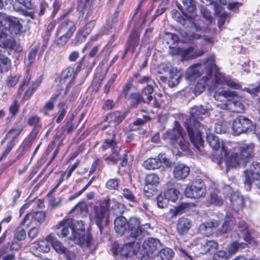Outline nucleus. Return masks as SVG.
I'll list each match as a JSON object with an SVG mask.
<instances>
[{"label": "nucleus", "instance_id": "nucleus-1", "mask_svg": "<svg viewBox=\"0 0 260 260\" xmlns=\"http://www.w3.org/2000/svg\"><path fill=\"white\" fill-rule=\"evenodd\" d=\"M212 157L218 163L224 159L227 166L232 167L245 166L254 155L253 147H211Z\"/></svg>", "mask_w": 260, "mask_h": 260}, {"label": "nucleus", "instance_id": "nucleus-2", "mask_svg": "<svg viewBox=\"0 0 260 260\" xmlns=\"http://www.w3.org/2000/svg\"><path fill=\"white\" fill-rule=\"evenodd\" d=\"M81 226L77 230L74 227L73 220L72 218L64 219L54 226L56 234L60 237H67L69 240L81 247H90L92 242V238L89 233L84 231L83 223L81 222Z\"/></svg>", "mask_w": 260, "mask_h": 260}, {"label": "nucleus", "instance_id": "nucleus-3", "mask_svg": "<svg viewBox=\"0 0 260 260\" xmlns=\"http://www.w3.org/2000/svg\"><path fill=\"white\" fill-rule=\"evenodd\" d=\"M190 116L185 122V126L187 130L190 141L194 146H203L204 141L202 134L206 128L200 122L207 116V110L202 106L194 107L190 109Z\"/></svg>", "mask_w": 260, "mask_h": 260}, {"label": "nucleus", "instance_id": "nucleus-4", "mask_svg": "<svg viewBox=\"0 0 260 260\" xmlns=\"http://www.w3.org/2000/svg\"><path fill=\"white\" fill-rule=\"evenodd\" d=\"M214 97L217 101H221L222 98L226 99L227 103L221 105L222 109H228L237 113H242L244 111V106L241 103V98L238 96L235 91L228 90L216 92Z\"/></svg>", "mask_w": 260, "mask_h": 260}, {"label": "nucleus", "instance_id": "nucleus-5", "mask_svg": "<svg viewBox=\"0 0 260 260\" xmlns=\"http://www.w3.org/2000/svg\"><path fill=\"white\" fill-rule=\"evenodd\" d=\"M111 202L112 200L109 198H106L99 205L94 207L93 218L101 233H102L104 228L109 224Z\"/></svg>", "mask_w": 260, "mask_h": 260}, {"label": "nucleus", "instance_id": "nucleus-6", "mask_svg": "<svg viewBox=\"0 0 260 260\" xmlns=\"http://www.w3.org/2000/svg\"><path fill=\"white\" fill-rule=\"evenodd\" d=\"M152 228L149 223L142 224L139 218L133 216L128 220V231L130 236L136 241H142L146 235H149Z\"/></svg>", "mask_w": 260, "mask_h": 260}, {"label": "nucleus", "instance_id": "nucleus-7", "mask_svg": "<svg viewBox=\"0 0 260 260\" xmlns=\"http://www.w3.org/2000/svg\"><path fill=\"white\" fill-rule=\"evenodd\" d=\"M232 128L236 135L251 132L255 129V134L260 142V124L254 126L252 121L244 116H239L234 120Z\"/></svg>", "mask_w": 260, "mask_h": 260}, {"label": "nucleus", "instance_id": "nucleus-8", "mask_svg": "<svg viewBox=\"0 0 260 260\" xmlns=\"http://www.w3.org/2000/svg\"><path fill=\"white\" fill-rule=\"evenodd\" d=\"M214 56L213 55L210 56L208 58L205 66L206 68V75L203 76L202 80L207 83L208 81L211 78L212 73L214 74V80L216 83L224 84L226 78L220 72L216 64L214 63Z\"/></svg>", "mask_w": 260, "mask_h": 260}, {"label": "nucleus", "instance_id": "nucleus-9", "mask_svg": "<svg viewBox=\"0 0 260 260\" xmlns=\"http://www.w3.org/2000/svg\"><path fill=\"white\" fill-rule=\"evenodd\" d=\"M162 139L171 145L178 144L180 146H185V142L182 133V128L175 121L173 128L167 131L163 135Z\"/></svg>", "mask_w": 260, "mask_h": 260}, {"label": "nucleus", "instance_id": "nucleus-10", "mask_svg": "<svg viewBox=\"0 0 260 260\" xmlns=\"http://www.w3.org/2000/svg\"><path fill=\"white\" fill-rule=\"evenodd\" d=\"M160 247L158 240L153 238H149L145 240L143 244V249L140 252L141 260H149L152 258L155 252Z\"/></svg>", "mask_w": 260, "mask_h": 260}, {"label": "nucleus", "instance_id": "nucleus-11", "mask_svg": "<svg viewBox=\"0 0 260 260\" xmlns=\"http://www.w3.org/2000/svg\"><path fill=\"white\" fill-rule=\"evenodd\" d=\"M206 192L204 183L200 179L193 181L190 185L186 187L184 193L187 197L199 199L204 197Z\"/></svg>", "mask_w": 260, "mask_h": 260}, {"label": "nucleus", "instance_id": "nucleus-12", "mask_svg": "<svg viewBox=\"0 0 260 260\" xmlns=\"http://www.w3.org/2000/svg\"><path fill=\"white\" fill-rule=\"evenodd\" d=\"M194 49L190 47L188 48L170 47L169 53L172 55L180 56L182 59L188 60L202 56L205 51L201 50L198 53L193 52Z\"/></svg>", "mask_w": 260, "mask_h": 260}, {"label": "nucleus", "instance_id": "nucleus-13", "mask_svg": "<svg viewBox=\"0 0 260 260\" xmlns=\"http://www.w3.org/2000/svg\"><path fill=\"white\" fill-rule=\"evenodd\" d=\"M27 123L29 126L33 127L29 137L27 140L28 142V145H30L41 132L42 125L40 118L36 115L29 117Z\"/></svg>", "mask_w": 260, "mask_h": 260}, {"label": "nucleus", "instance_id": "nucleus-14", "mask_svg": "<svg viewBox=\"0 0 260 260\" xmlns=\"http://www.w3.org/2000/svg\"><path fill=\"white\" fill-rule=\"evenodd\" d=\"M182 5L178 4V8L182 14L187 18L194 19L197 16L196 5L194 0H181Z\"/></svg>", "mask_w": 260, "mask_h": 260}, {"label": "nucleus", "instance_id": "nucleus-15", "mask_svg": "<svg viewBox=\"0 0 260 260\" xmlns=\"http://www.w3.org/2000/svg\"><path fill=\"white\" fill-rule=\"evenodd\" d=\"M200 11L202 15L207 21V25L206 26L201 25L199 23L193 22L192 23V27L196 30L197 31H207L208 29L209 31H210V28H209V26L212 24L214 20L211 15V13L207 8L204 6H201Z\"/></svg>", "mask_w": 260, "mask_h": 260}, {"label": "nucleus", "instance_id": "nucleus-16", "mask_svg": "<svg viewBox=\"0 0 260 260\" xmlns=\"http://www.w3.org/2000/svg\"><path fill=\"white\" fill-rule=\"evenodd\" d=\"M134 241L124 244L121 248L120 254L122 256L128 257L136 254L140 249L141 242L139 241Z\"/></svg>", "mask_w": 260, "mask_h": 260}, {"label": "nucleus", "instance_id": "nucleus-17", "mask_svg": "<svg viewBox=\"0 0 260 260\" xmlns=\"http://www.w3.org/2000/svg\"><path fill=\"white\" fill-rule=\"evenodd\" d=\"M45 218L46 213L45 211L31 212L25 215L21 224L24 225L27 223V225H28L33 221H36L39 223H42L45 221Z\"/></svg>", "mask_w": 260, "mask_h": 260}, {"label": "nucleus", "instance_id": "nucleus-18", "mask_svg": "<svg viewBox=\"0 0 260 260\" xmlns=\"http://www.w3.org/2000/svg\"><path fill=\"white\" fill-rule=\"evenodd\" d=\"M76 29L73 21L66 19L63 21L57 27L56 36H59L64 33L73 34Z\"/></svg>", "mask_w": 260, "mask_h": 260}, {"label": "nucleus", "instance_id": "nucleus-19", "mask_svg": "<svg viewBox=\"0 0 260 260\" xmlns=\"http://www.w3.org/2000/svg\"><path fill=\"white\" fill-rule=\"evenodd\" d=\"M153 87L152 85L148 84L145 87H144L142 90L141 95L142 97L146 96V103L151 105L152 106L158 108L159 107V104L156 101V99H153L152 96V94L153 92Z\"/></svg>", "mask_w": 260, "mask_h": 260}, {"label": "nucleus", "instance_id": "nucleus-20", "mask_svg": "<svg viewBox=\"0 0 260 260\" xmlns=\"http://www.w3.org/2000/svg\"><path fill=\"white\" fill-rule=\"evenodd\" d=\"M190 169L187 166L179 164L174 167L173 170V176L177 180L185 179L189 174Z\"/></svg>", "mask_w": 260, "mask_h": 260}, {"label": "nucleus", "instance_id": "nucleus-21", "mask_svg": "<svg viewBox=\"0 0 260 260\" xmlns=\"http://www.w3.org/2000/svg\"><path fill=\"white\" fill-rule=\"evenodd\" d=\"M114 228L117 234L123 235L128 231V221L126 218L122 216L117 217L114 221Z\"/></svg>", "mask_w": 260, "mask_h": 260}, {"label": "nucleus", "instance_id": "nucleus-22", "mask_svg": "<svg viewBox=\"0 0 260 260\" xmlns=\"http://www.w3.org/2000/svg\"><path fill=\"white\" fill-rule=\"evenodd\" d=\"M6 19L9 22L10 30L14 34H19L22 30V20L13 16H7Z\"/></svg>", "mask_w": 260, "mask_h": 260}, {"label": "nucleus", "instance_id": "nucleus-23", "mask_svg": "<svg viewBox=\"0 0 260 260\" xmlns=\"http://www.w3.org/2000/svg\"><path fill=\"white\" fill-rule=\"evenodd\" d=\"M191 204L182 203L178 206L171 208L169 210V213L172 218L176 217L178 215L188 212L191 209Z\"/></svg>", "mask_w": 260, "mask_h": 260}, {"label": "nucleus", "instance_id": "nucleus-24", "mask_svg": "<svg viewBox=\"0 0 260 260\" xmlns=\"http://www.w3.org/2000/svg\"><path fill=\"white\" fill-rule=\"evenodd\" d=\"M230 201L231 206L235 210L242 208L244 205L243 197L238 191L231 194Z\"/></svg>", "mask_w": 260, "mask_h": 260}, {"label": "nucleus", "instance_id": "nucleus-25", "mask_svg": "<svg viewBox=\"0 0 260 260\" xmlns=\"http://www.w3.org/2000/svg\"><path fill=\"white\" fill-rule=\"evenodd\" d=\"M192 226L191 221L188 218L181 217L177 223V230L179 234L183 235L189 231Z\"/></svg>", "mask_w": 260, "mask_h": 260}, {"label": "nucleus", "instance_id": "nucleus-26", "mask_svg": "<svg viewBox=\"0 0 260 260\" xmlns=\"http://www.w3.org/2000/svg\"><path fill=\"white\" fill-rule=\"evenodd\" d=\"M201 249L203 253L213 252L218 247L217 243L214 240L202 239L201 240Z\"/></svg>", "mask_w": 260, "mask_h": 260}, {"label": "nucleus", "instance_id": "nucleus-27", "mask_svg": "<svg viewBox=\"0 0 260 260\" xmlns=\"http://www.w3.org/2000/svg\"><path fill=\"white\" fill-rule=\"evenodd\" d=\"M169 72V85L170 87H174L177 85L181 77V74L177 69L172 68L168 70Z\"/></svg>", "mask_w": 260, "mask_h": 260}, {"label": "nucleus", "instance_id": "nucleus-28", "mask_svg": "<svg viewBox=\"0 0 260 260\" xmlns=\"http://www.w3.org/2000/svg\"><path fill=\"white\" fill-rule=\"evenodd\" d=\"M188 41L191 43H194L196 40H201V42L204 44H212L214 42V39L213 37H207L204 36L202 37L201 35L198 33L192 32L187 35Z\"/></svg>", "mask_w": 260, "mask_h": 260}, {"label": "nucleus", "instance_id": "nucleus-29", "mask_svg": "<svg viewBox=\"0 0 260 260\" xmlns=\"http://www.w3.org/2000/svg\"><path fill=\"white\" fill-rule=\"evenodd\" d=\"M76 76L74 68L69 67L64 69L61 73L59 79L61 84L66 83L70 78L74 80Z\"/></svg>", "mask_w": 260, "mask_h": 260}, {"label": "nucleus", "instance_id": "nucleus-30", "mask_svg": "<svg viewBox=\"0 0 260 260\" xmlns=\"http://www.w3.org/2000/svg\"><path fill=\"white\" fill-rule=\"evenodd\" d=\"M238 228L239 229V231L243 235L244 240L250 243L252 240V237L249 233L247 225L245 221H240L238 224Z\"/></svg>", "mask_w": 260, "mask_h": 260}, {"label": "nucleus", "instance_id": "nucleus-31", "mask_svg": "<svg viewBox=\"0 0 260 260\" xmlns=\"http://www.w3.org/2000/svg\"><path fill=\"white\" fill-rule=\"evenodd\" d=\"M257 173L255 172H249L248 171H245V184L250 186L252 183V180H260V168L258 169Z\"/></svg>", "mask_w": 260, "mask_h": 260}, {"label": "nucleus", "instance_id": "nucleus-32", "mask_svg": "<svg viewBox=\"0 0 260 260\" xmlns=\"http://www.w3.org/2000/svg\"><path fill=\"white\" fill-rule=\"evenodd\" d=\"M115 134L114 133L113 128L108 130L105 134V138L104 139L105 145L103 146H114L117 145L116 142L115 141Z\"/></svg>", "mask_w": 260, "mask_h": 260}, {"label": "nucleus", "instance_id": "nucleus-33", "mask_svg": "<svg viewBox=\"0 0 260 260\" xmlns=\"http://www.w3.org/2000/svg\"><path fill=\"white\" fill-rule=\"evenodd\" d=\"M173 251L169 248L162 249L157 255V260H171L174 256Z\"/></svg>", "mask_w": 260, "mask_h": 260}, {"label": "nucleus", "instance_id": "nucleus-34", "mask_svg": "<svg viewBox=\"0 0 260 260\" xmlns=\"http://www.w3.org/2000/svg\"><path fill=\"white\" fill-rule=\"evenodd\" d=\"M202 67L201 64H196L188 68L186 71V75L188 78H195L201 75L200 71Z\"/></svg>", "mask_w": 260, "mask_h": 260}, {"label": "nucleus", "instance_id": "nucleus-35", "mask_svg": "<svg viewBox=\"0 0 260 260\" xmlns=\"http://www.w3.org/2000/svg\"><path fill=\"white\" fill-rule=\"evenodd\" d=\"M130 104L129 106L131 108H135L141 102L146 103L145 99L142 97V95L140 93L138 92L133 93L131 94L130 96Z\"/></svg>", "mask_w": 260, "mask_h": 260}, {"label": "nucleus", "instance_id": "nucleus-36", "mask_svg": "<svg viewBox=\"0 0 260 260\" xmlns=\"http://www.w3.org/2000/svg\"><path fill=\"white\" fill-rule=\"evenodd\" d=\"M206 140L209 146H224L223 142L220 141L217 136L213 134H207Z\"/></svg>", "mask_w": 260, "mask_h": 260}, {"label": "nucleus", "instance_id": "nucleus-37", "mask_svg": "<svg viewBox=\"0 0 260 260\" xmlns=\"http://www.w3.org/2000/svg\"><path fill=\"white\" fill-rule=\"evenodd\" d=\"M209 201L211 204L217 206H220L223 203V201L217 191H213L210 193Z\"/></svg>", "mask_w": 260, "mask_h": 260}, {"label": "nucleus", "instance_id": "nucleus-38", "mask_svg": "<svg viewBox=\"0 0 260 260\" xmlns=\"http://www.w3.org/2000/svg\"><path fill=\"white\" fill-rule=\"evenodd\" d=\"M171 151L173 154L178 156L184 155L191 156L192 155V152L190 150L189 147H173Z\"/></svg>", "mask_w": 260, "mask_h": 260}, {"label": "nucleus", "instance_id": "nucleus-39", "mask_svg": "<svg viewBox=\"0 0 260 260\" xmlns=\"http://www.w3.org/2000/svg\"><path fill=\"white\" fill-rule=\"evenodd\" d=\"M13 46V41L9 38L5 33L0 34V47L12 49Z\"/></svg>", "mask_w": 260, "mask_h": 260}, {"label": "nucleus", "instance_id": "nucleus-40", "mask_svg": "<svg viewBox=\"0 0 260 260\" xmlns=\"http://www.w3.org/2000/svg\"><path fill=\"white\" fill-rule=\"evenodd\" d=\"M40 83L41 80L39 79H37L35 82H32L29 88L25 92L24 99L26 100L29 99L38 88Z\"/></svg>", "mask_w": 260, "mask_h": 260}, {"label": "nucleus", "instance_id": "nucleus-41", "mask_svg": "<svg viewBox=\"0 0 260 260\" xmlns=\"http://www.w3.org/2000/svg\"><path fill=\"white\" fill-rule=\"evenodd\" d=\"M127 113V111L123 113H121L120 111H115L110 115L111 121L116 124H118L126 117Z\"/></svg>", "mask_w": 260, "mask_h": 260}, {"label": "nucleus", "instance_id": "nucleus-42", "mask_svg": "<svg viewBox=\"0 0 260 260\" xmlns=\"http://www.w3.org/2000/svg\"><path fill=\"white\" fill-rule=\"evenodd\" d=\"M111 154L107 158V159L110 160L114 162H116L122 156V150L120 147H111Z\"/></svg>", "mask_w": 260, "mask_h": 260}, {"label": "nucleus", "instance_id": "nucleus-43", "mask_svg": "<svg viewBox=\"0 0 260 260\" xmlns=\"http://www.w3.org/2000/svg\"><path fill=\"white\" fill-rule=\"evenodd\" d=\"M235 224V221L234 218L231 217L226 219L220 229V232L221 233H228L233 228Z\"/></svg>", "mask_w": 260, "mask_h": 260}, {"label": "nucleus", "instance_id": "nucleus-44", "mask_svg": "<svg viewBox=\"0 0 260 260\" xmlns=\"http://www.w3.org/2000/svg\"><path fill=\"white\" fill-rule=\"evenodd\" d=\"M143 166L147 170H154L159 167V162L158 159L150 158L144 162Z\"/></svg>", "mask_w": 260, "mask_h": 260}, {"label": "nucleus", "instance_id": "nucleus-45", "mask_svg": "<svg viewBox=\"0 0 260 260\" xmlns=\"http://www.w3.org/2000/svg\"><path fill=\"white\" fill-rule=\"evenodd\" d=\"M87 36L80 29L78 30L75 38L72 41L71 45L72 46H76L84 42Z\"/></svg>", "mask_w": 260, "mask_h": 260}, {"label": "nucleus", "instance_id": "nucleus-46", "mask_svg": "<svg viewBox=\"0 0 260 260\" xmlns=\"http://www.w3.org/2000/svg\"><path fill=\"white\" fill-rule=\"evenodd\" d=\"M159 177L156 174L154 173L148 174L145 177L146 185L148 186V185H151L156 186L159 184Z\"/></svg>", "mask_w": 260, "mask_h": 260}, {"label": "nucleus", "instance_id": "nucleus-47", "mask_svg": "<svg viewBox=\"0 0 260 260\" xmlns=\"http://www.w3.org/2000/svg\"><path fill=\"white\" fill-rule=\"evenodd\" d=\"M178 191L176 189L172 188L166 190L164 194L168 201L175 202L178 198Z\"/></svg>", "mask_w": 260, "mask_h": 260}, {"label": "nucleus", "instance_id": "nucleus-48", "mask_svg": "<svg viewBox=\"0 0 260 260\" xmlns=\"http://www.w3.org/2000/svg\"><path fill=\"white\" fill-rule=\"evenodd\" d=\"M18 134L19 133L17 130L14 129H11L10 130L5 138V140L8 141V145L9 146L15 145V143H13V142L16 139Z\"/></svg>", "mask_w": 260, "mask_h": 260}, {"label": "nucleus", "instance_id": "nucleus-49", "mask_svg": "<svg viewBox=\"0 0 260 260\" xmlns=\"http://www.w3.org/2000/svg\"><path fill=\"white\" fill-rule=\"evenodd\" d=\"M73 34L64 33L57 38L56 40V45L59 47H62L64 46L72 37Z\"/></svg>", "mask_w": 260, "mask_h": 260}, {"label": "nucleus", "instance_id": "nucleus-50", "mask_svg": "<svg viewBox=\"0 0 260 260\" xmlns=\"http://www.w3.org/2000/svg\"><path fill=\"white\" fill-rule=\"evenodd\" d=\"M246 244L243 243H239L237 242H233L228 246V251L230 254H235L240 248H244Z\"/></svg>", "mask_w": 260, "mask_h": 260}, {"label": "nucleus", "instance_id": "nucleus-51", "mask_svg": "<svg viewBox=\"0 0 260 260\" xmlns=\"http://www.w3.org/2000/svg\"><path fill=\"white\" fill-rule=\"evenodd\" d=\"M122 194L126 199L134 203L135 205L139 204V201L136 199L134 195L129 189L124 188L123 190Z\"/></svg>", "mask_w": 260, "mask_h": 260}, {"label": "nucleus", "instance_id": "nucleus-52", "mask_svg": "<svg viewBox=\"0 0 260 260\" xmlns=\"http://www.w3.org/2000/svg\"><path fill=\"white\" fill-rule=\"evenodd\" d=\"M38 51V48L34 47L29 51L27 59L25 60V62L28 67H30L35 60L36 56Z\"/></svg>", "mask_w": 260, "mask_h": 260}, {"label": "nucleus", "instance_id": "nucleus-53", "mask_svg": "<svg viewBox=\"0 0 260 260\" xmlns=\"http://www.w3.org/2000/svg\"><path fill=\"white\" fill-rule=\"evenodd\" d=\"M36 249L41 252H48L50 250L49 243L45 240L39 241L37 244Z\"/></svg>", "mask_w": 260, "mask_h": 260}, {"label": "nucleus", "instance_id": "nucleus-54", "mask_svg": "<svg viewBox=\"0 0 260 260\" xmlns=\"http://www.w3.org/2000/svg\"><path fill=\"white\" fill-rule=\"evenodd\" d=\"M95 21L94 20H91L87 22L82 28L79 29L88 36L95 26Z\"/></svg>", "mask_w": 260, "mask_h": 260}, {"label": "nucleus", "instance_id": "nucleus-55", "mask_svg": "<svg viewBox=\"0 0 260 260\" xmlns=\"http://www.w3.org/2000/svg\"><path fill=\"white\" fill-rule=\"evenodd\" d=\"M19 74H12L9 76L7 80V84L9 87H13L16 85L19 80Z\"/></svg>", "mask_w": 260, "mask_h": 260}, {"label": "nucleus", "instance_id": "nucleus-56", "mask_svg": "<svg viewBox=\"0 0 260 260\" xmlns=\"http://www.w3.org/2000/svg\"><path fill=\"white\" fill-rule=\"evenodd\" d=\"M30 79H31V75L29 74V73L28 72H27L25 74V77L18 88V93L19 94H21V92L23 91L25 86L28 85Z\"/></svg>", "mask_w": 260, "mask_h": 260}, {"label": "nucleus", "instance_id": "nucleus-57", "mask_svg": "<svg viewBox=\"0 0 260 260\" xmlns=\"http://www.w3.org/2000/svg\"><path fill=\"white\" fill-rule=\"evenodd\" d=\"M158 161L160 163H162L166 165L167 167H171L173 162L169 159L165 154H159L158 155Z\"/></svg>", "mask_w": 260, "mask_h": 260}, {"label": "nucleus", "instance_id": "nucleus-58", "mask_svg": "<svg viewBox=\"0 0 260 260\" xmlns=\"http://www.w3.org/2000/svg\"><path fill=\"white\" fill-rule=\"evenodd\" d=\"M157 204L159 208H164L168 204V201L166 198L165 197L164 194H160L156 199Z\"/></svg>", "mask_w": 260, "mask_h": 260}, {"label": "nucleus", "instance_id": "nucleus-59", "mask_svg": "<svg viewBox=\"0 0 260 260\" xmlns=\"http://www.w3.org/2000/svg\"><path fill=\"white\" fill-rule=\"evenodd\" d=\"M116 77L117 75L116 74H113L112 75L110 78L109 79L107 83L104 86V92L105 93L107 94L109 92L110 89L112 85L114 82Z\"/></svg>", "mask_w": 260, "mask_h": 260}, {"label": "nucleus", "instance_id": "nucleus-60", "mask_svg": "<svg viewBox=\"0 0 260 260\" xmlns=\"http://www.w3.org/2000/svg\"><path fill=\"white\" fill-rule=\"evenodd\" d=\"M52 246L54 248L55 250L61 253H64V252H67L68 249L66 248L64 246L62 245V244L59 241L56 240L52 244Z\"/></svg>", "mask_w": 260, "mask_h": 260}, {"label": "nucleus", "instance_id": "nucleus-61", "mask_svg": "<svg viewBox=\"0 0 260 260\" xmlns=\"http://www.w3.org/2000/svg\"><path fill=\"white\" fill-rule=\"evenodd\" d=\"M224 83L228 86L235 89H240L242 87L241 85L237 81L231 79L226 78Z\"/></svg>", "mask_w": 260, "mask_h": 260}, {"label": "nucleus", "instance_id": "nucleus-62", "mask_svg": "<svg viewBox=\"0 0 260 260\" xmlns=\"http://www.w3.org/2000/svg\"><path fill=\"white\" fill-rule=\"evenodd\" d=\"M228 257L227 253L224 250H219L215 253L213 256V260H226Z\"/></svg>", "mask_w": 260, "mask_h": 260}, {"label": "nucleus", "instance_id": "nucleus-63", "mask_svg": "<svg viewBox=\"0 0 260 260\" xmlns=\"http://www.w3.org/2000/svg\"><path fill=\"white\" fill-rule=\"evenodd\" d=\"M26 237L25 231L23 229L18 228L16 230L14 238L18 240H24Z\"/></svg>", "mask_w": 260, "mask_h": 260}, {"label": "nucleus", "instance_id": "nucleus-64", "mask_svg": "<svg viewBox=\"0 0 260 260\" xmlns=\"http://www.w3.org/2000/svg\"><path fill=\"white\" fill-rule=\"evenodd\" d=\"M119 181L117 179H110L106 183V187L109 189H116L118 186Z\"/></svg>", "mask_w": 260, "mask_h": 260}]
</instances>
